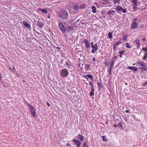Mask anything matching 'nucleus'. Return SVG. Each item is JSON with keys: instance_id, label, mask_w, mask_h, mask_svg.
<instances>
[{"instance_id": "f257e3e1", "label": "nucleus", "mask_w": 147, "mask_h": 147, "mask_svg": "<svg viewBox=\"0 0 147 147\" xmlns=\"http://www.w3.org/2000/svg\"><path fill=\"white\" fill-rule=\"evenodd\" d=\"M68 16L67 12L64 10H61L59 13V17L62 20H65L67 19Z\"/></svg>"}, {"instance_id": "f03ea898", "label": "nucleus", "mask_w": 147, "mask_h": 147, "mask_svg": "<svg viewBox=\"0 0 147 147\" xmlns=\"http://www.w3.org/2000/svg\"><path fill=\"white\" fill-rule=\"evenodd\" d=\"M27 105L29 107V109L30 110L32 116L34 117L36 116L34 107L33 106L30 105L28 102H27Z\"/></svg>"}, {"instance_id": "7ed1b4c3", "label": "nucleus", "mask_w": 147, "mask_h": 147, "mask_svg": "<svg viewBox=\"0 0 147 147\" xmlns=\"http://www.w3.org/2000/svg\"><path fill=\"white\" fill-rule=\"evenodd\" d=\"M68 74V70L66 69H63L61 71L60 74L62 77H66L67 76Z\"/></svg>"}, {"instance_id": "20e7f679", "label": "nucleus", "mask_w": 147, "mask_h": 147, "mask_svg": "<svg viewBox=\"0 0 147 147\" xmlns=\"http://www.w3.org/2000/svg\"><path fill=\"white\" fill-rule=\"evenodd\" d=\"M136 65L137 66L140 67L142 66V69H143L144 70H146V63L144 62H138L136 63Z\"/></svg>"}, {"instance_id": "39448f33", "label": "nucleus", "mask_w": 147, "mask_h": 147, "mask_svg": "<svg viewBox=\"0 0 147 147\" xmlns=\"http://www.w3.org/2000/svg\"><path fill=\"white\" fill-rule=\"evenodd\" d=\"M59 29L63 33H65L66 32V29L61 23H59Z\"/></svg>"}, {"instance_id": "423d86ee", "label": "nucleus", "mask_w": 147, "mask_h": 147, "mask_svg": "<svg viewBox=\"0 0 147 147\" xmlns=\"http://www.w3.org/2000/svg\"><path fill=\"white\" fill-rule=\"evenodd\" d=\"M115 10L118 11H122V12L124 13H126L127 12L126 9H123L121 7L119 6H118L115 9Z\"/></svg>"}, {"instance_id": "0eeeda50", "label": "nucleus", "mask_w": 147, "mask_h": 147, "mask_svg": "<svg viewBox=\"0 0 147 147\" xmlns=\"http://www.w3.org/2000/svg\"><path fill=\"white\" fill-rule=\"evenodd\" d=\"M73 141L75 143L77 147H80L81 143V142L78 140L73 139Z\"/></svg>"}, {"instance_id": "6e6552de", "label": "nucleus", "mask_w": 147, "mask_h": 147, "mask_svg": "<svg viewBox=\"0 0 147 147\" xmlns=\"http://www.w3.org/2000/svg\"><path fill=\"white\" fill-rule=\"evenodd\" d=\"M131 26L132 29H136L138 27V24L136 22H134L132 23Z\"/></svg>"}, {"instance_id": "1a4fd4ad", "label": "nucleus", "mask_w": 147, "mask_h": 147, "mask_svg": "<svg viewBox=\"0 0 147 147\" xmlns=\"http://www.w3.org/2000/svg\"><path fill=\"white\" fill-rule=\"evenodd\" d=\"M92 48L93 49L92 50L91 52L92 53H94L95 51H96L98 49L97 44H95L94 45V46H92Z\"/></svg>"}, {"instance_id": "9d476101", "label": "nucleus", "mask_w": 147, "mask_h": 147, "mask_svg": "<svg viewBox=\"0 0 147 147\" xmlns=\"http://www.w3.org/2000/svg\"><path fill=\"white\" fill-rule=\"evenodd\" d=\"M134 43H136V45H137V48L138 49L140 47V40H139L138 38L134 40Z\"/></svg>"}, {"instance_id": "9b49d317", "label": "nucleus", "mask_w": 147, "mask_h": 147, "mask_svg": "<svg viewBox=\"0 0 147 147\" xmlns=\"http://www.w3.org/2000/svg\"><path fill=\"white\" fill-rule=\"evenodd\" d=\"M84 41L85 44V46L87 48H89L90 47V45L89 43L88 42V40L86 39H85L84 40Z\"/></svg>"}, {"instance_id": "f8f14e48", "label": "nucleus", "mask_w": 147, "mask_h": 147, "mask_svg": "<svg viewBox=\"0 0 147 147\" xmlns=\"http://www.w3.org/2000/svg\"><path fill=\"white\" fill-rule=\"evenodd\" d=\"M131 2L134 5L133 6H137V4L138 3L137 0H132L131 1Z\"/></svg>"}, {"instance_id": "ddd939ff", "label": "nucleus", "mask_w": 147, "mask_h": 147, "mask_svg": "<svg viewBox=\"0 0 147 147\" xmlns=\"http://www.w3.org/2000/svg\"><path fill=\"white\" fill-rule=\"evenodd\" d=\"M37 25L40 28L42 27L44 25L42 21L39 20L38 22Z\"/></svg>"}, {"instance_id": "4468645a", "label": "nucleus", "mask_w": 147, "mask_h": 147, "mask_svg": "<svg viewBox=\"0 0 147 147\" xmlns=\"http://www.w3.org/2000/svg\"><path fill=\"white\" fill-rule=\"evenodd\" d=\"M121 43V42L117 41L113 45L114 49H115L117 47V46Z\"/></svg>"}, {"instance_id": "2eb2a0df", "label": "nucleus", "mask_w": 147, "mask_h": 147, "mask_svg": "<svg viewBox=\"0 0 147 147\" xmlns=\"http://www.w3.org/2000/svg\"><path fill=\"white\" fill-rule=\"evenodd\" d=\"M127 68L128 69H130L133 70V71H138L137 68L136 67H134V66L128 67H127Z\"/></svg>"}, {"instance_id": "dca6fc26", "label": "nucleus", "mask_w": 147, "mask_h": 147, "mask_svg": "<svg viewBox=\"0 0 147 147\" xmlns=\"http://www.w3.org/2000/svg\"><path fill=\"white\" fill-rule=\"evenodd\" d=\"M23 24H24V25L26 27L28 28H30H30H31L30 26L26 22H23Z\"/></svg>"}, {"instance_id": "f3484780", "label": "nucleus", "mask_w": 147, "mask_h": 147, "mask_svg": "<svg viewBox=\"0 0 147 147\" xmlns=\"http://www.w3.org/2000/svg\"><path fill=\"white\" fill-rule=\"evenodd\" d=\"M87 77H88L89 78H90L91 79H93V77L92 76L91 74H89V75H87V76H85V78L87 79V80H88V78H87Z\"/></svg>"}, {"instance_id": "a211bd4d", "label": "nucleus", "mask_w": 147, "mask_h": 147, "mask_svg": "<svg viewBox=\"0 0 147 147\" xmlns=\"http://www.w3.org/2000/svg\"><path fill=\"white\" fill-rule=\"evenodd\" d=\"M38 10L45 14H46L47 13V10L45 9L39 8L38 9Z\"/></svg>"}, {"instance_id": "6ab92c4d", "label": "nucleus", "mask_w": 147, "mask_h": 147, "mask_svg": "<svg viewBox=\"0 0 147 147\" xmlns=\"http://www.w3.org/2000/svg\"><path fill=\"white\" fill-rule=\"evenodd\" d=\"M77 138L80 140L81 141H83V140L84 137L81 135L80 134H78L77 136Z\"/></svg>"}, {"instance_id": "aec40b11", "label": "nucleus", "mask_w": 147, "mask_h": 147, "mask_svg": "<svg viewBox=\"0 0 147 147\" xmlns=\"http://www.w3.org/2000/svg\"><path fill=\"white\" fill-rule=\"evenodd\" d=\"M115 12V11L114 10H110L108 12V14L113 15Z\"/></svg>"}, {"instance_id": "412c9836", "label": "nucleus", "mask_w": 147, "mask_h": 147, "mask_svg": "<svg viewBox=\"0 0 147 147\" xmlns=\"http://www.w3.org/2000/svg\"><path fill=\"white\" fill-rule=\"evenodd\" d=\"M92 12L94 13H96V7L95 6H92Z\"/></svg>"}, {"instance_id": "4be33fe9", "label": "nucleus", "mask_w": 147, "mask_h": 147, "mask_svg": "<svg viewBox=\"0 0 147 147\" xmlns=\"http://www.w3.org/2000/svg\"><path fill=\"white\" fill-rule=\"evenodd\" d=\"M108 37L110 39H111L112 38V33L111 32H109L108 34Z\"/></svg>"}, {"instance_id": "5701e85b", "label": "nucleus", "mask_w": 147, "mask_h": 147, "mask_svg": "<svg viewBox=\"0 0 147 147\" xmlns=\"http://www.w3.org/2000/svg\"><path fill=\"white\" fill-rule=\"evenodd\" d=\"M102 2L103 4H107V3L109 4L108 0H103Z\"/></svg>"}, {"instance_id": "b1692460", "label": "nucleus", "mask_w": 147, "mask_h": 147, "mask_svg": "<svg viewBox=\"0 0 147 147\" xmlns=\"http://www.w3.org/2000/svg\"><path fill=\"white\" fill-rule=\"evenodd\" d=\"M102 139L103 141H107V139L106 136H102Z\"/></svg>"}, {"instance_id": "393cba45", "label": "nucleus", "mask_w": 147, "mask_h": 147, "mask_svg": "<svg viewBox=\"0 0 147 147\" xmlns=\"http://www.w3.org/2000/svg\"><path fill=\"white\" fill-rule=\"evenodd\" d=\"M147 58V53L146 52L145 53L144 57L143 59V60H145Z\"/></svg>"}, {"instance_id": "a878e982", "label": "nucleus", "mask_w": 147, "mask_h": 147, "mask_svg": "<svg viewBox=\"0 0 147 147\" xmlns=\"http://www.w3.org/2000/svg\"><path fill=\"white\" fill-rule=\"evenodd\" d=\"M79 6L78 5H75L74 6V9L75 10H77L79 9Z\"/></svg>"}, {"instance_id": "bb28decb", "label": "nucleus", "mask_w": 147, "mask_h": 147, "mask_svg": "<svg viewBox=\"0 0 147 147\" xmlns=\"http://www.w3.org/2000/svg\"><path fill=\"white\" fill-rule=\"evenodd\" d=\"M83 147H88L87 145V142H84L83 145Z\"/></svg>"}, {"instance_id": "cd10ccee", "label": "nucleus", "mask_w": 147, "mask_h": 147, "mask_svg": "<svg viewBox=\"0 0 147 147\" xmlns=\"http://www.w3.org/2000/svg\"><path fill=\"white\" fill-rule=\"evenodd\" d=\"M85 7V5H82L80 6V8L81 9H84Z\"/></svg>"}, {"instance_id": "c85d7f7f", "label": "nucleus", "mask_w": 147, "mask_h": 147, "mask_svg": "<svg viewBox=\"0 0 147 147\" xmlns=\"http://www.w3.org/2000/svg\"><path fill=\"white\" fill-rule=\"evenodd\" d=\"M126 47L127 48H131V46L129 45V44L128 43H126Z\"/></svg>"}, {"instance_id": "c756f323", "label": "nucleus", "mask_w": 147, "mask_h": 147, "mask_svg": "<svg viewBox=\"0 0 147 147\" xmlns=\"http://www.w3.org/2000/svg\"><path fill=\"white\" fill-rule=\"evenodd\" d=\"M120 0H114V4H115L116 3H119L120 2Z\"/></svg>"}, {"instance_id": "7c9ffc66", "label": "nucleus", "mask_w": 147, "mask_h": 147, "mask_svg": "<svg viewBox=\"0 0 147 147\" xmlns=\"http://www.w3.org/2000/svg\"><path fill=\"white\" fill-rule=\"evenodd\" d=\"M98 86L100 88H101L102 86V84L100 82H98Z\"/></svg>"}, {"instance_id": "2f4dec72", "label": "nucleus", "mask_w": 147, "mask_h": 147, "mask_svg": "<svg viewBox=\"0 0 147 147\" xmlns=\"http://www.w3.org/2000/svg\"><path fill=\"white\" fill-rule=\"evenodd\" d=\"M65 64L67 66V67L69 68L70 67V65L68 63H67V62H65Z\"/></svg>"}, {"instance_id": "473e14b6", "label": "nucleus", "mask_w": 147, "mask_h": 147, "mask_svg": "<svg viewBox=\"0 0 147 147\" xmlns=\"http://www.w3.org/2000/svg\"><path fill=\"white\" fill-rule=\"evenodd\" d=\"M124 51H120L119 52V53L121 55H122L124 53Z\"/></svg>"}, {"instance_id": "72a5a7b5", "label": "nucleus", "mask_w": 147, "mask_h": 147, "mask_svg": "<svg viewBox=\"0 0 147 147\" xmlns=\"http://www.w3.org/2000/svg\"><path fill=\"white\" fill-rule=\"evenodd\" d=\"M114 62L113 61V60H112L111 63V67H112H112L114 65Z\"/></svg>"}, {"instance_id": "f704fd0d", "label": "nucleus", "mask_w": 147, "mask_h": 147, "mask_svg": "<svg viewBox=\"0 0 147 147\" xmlns=\"http://www.w3.org/2000/svg\"><path fill=\"white\" fill-rule=\"evenodd\" d=\"M118 126L121 127H123L122 124L121 122H119L118 123Z\"/></svg>"}, {"instance_id": "c9c22d12", "label": "nucleus", "mask_w": 147, "mask_h": 147, "mask_svg": "<svg viewBox=\"0 0 147 147\" xmlns=\"http://www.w3.org/2000/svg\"><path fill=\"white\" fill-rule=\"evenodd\" d=\"M90 95L91 96H92L94 95V92H90Z\"/></svg>"}, {"instance_id": "e433bc0d", "label": "nucleus", "mask_w": 147, "mask_h": 147, "mask_svg": "<svg viewBox=\"0 0 147 147\" xmlns=\"http://www.w3.org/2000/svg\"><path fill=\"white\" fill-rule=\"evenodd\" d=\"M89 82V83H90V85L92 87H93V84L91 82Z\"/></svg>"}, {"instance_id": "4c0bfd02", "label": "nucleus", "mask_w": 147, "mask_h": 147, "mask_svg": "<svg viewBox=\"0 0 147 147\" xmlns=\"http://www.w3.org/2000/svg\"><path fill=\"white\" fill-rule=\"evenodd\" d=\"M112 69V67H110L109 68V73L110 74H111V69Z\"/></svg>"}, {"instance_id": "58836bf2", "label": "nucleus", "mask_w": 147, "mask_h": 147, "mask_svg": "<svg viewBox=\"0 0 147 147\" xmlns=\"http://www.w3.org/2000/svg\"><path fill=\"white\" fill-rule=\"evenodd\" d=\"M133 9L134 10H135L137 8V6H133Z\"/></svg>"}, {"instance_id": "ea45409f", "label": "nucleus", "mask_w": 147, "mask_h": 147, "mask_svg": "<svg viewBox=\"0 0 147 147\" xmlns=\"http://www.w3.org/2000/svg\"><path fill=\"white\" fill-rule=\"evenodd\" d=\"M94 88H93V87H92V89H91V92H94Z\"/></svg>"}, {"instance_id": "a19ab883", "label": "nucleus", "mask_w": 147, "mask_h": 147, "mask_svg": "<svg viewBox=\"0 0 147 147\" xmlns=\"http://www.w3.org/2000/svg\"><path fill=\"white\" fill-rule=\"evenodd\" d=\"M133 20L134 21V22H136V21L137 20V18H134L133 19Z\"/></svg>"}, {"instance_id": "79ce46f5", "label": "nucleus", "mask_w": 147, "mask_h": 147, "mask_svg": "<svg viewBox=\"0 0 147 147\" xmlns=\"http://www.w3.org/2000/svg\"><path fill=\"white\" fill-rule=\"evenodd\" d=\"M142 41L143 42H145L146 41V38H143L142 39Z\"/></svg>"}, {"instance_id": "37998d69", "label": "nucleus", "mask_w": 147, "mask_h": 147, "mask_svg": "<svg viewBox=\"0 0 147 147\" xmlns=\"http://www.w3.org/2000/svg\"><path fill=\"white\" fill-rule=\"evenodd\" d=\"M108 62L107 61H106L105 62V63H104V64H105L106 65H108Z\"/></svg>"}, {"instance_id": "c03bdc74", "label": "nucleus", "mask_w": 147, "mask_h": 147, "mask_svg": "<svg viewBox=\"0 0 147 147\" xmlns=\"http://www.w3.org/2000/svg\"><path fill=\"white\" fill-rule=\"evenodd\" d=\"M69 29H71L72 30L73 29V26H69Z\"/></svg>"}, {"instance_id": "a18cd8bd", "label": "nucleus", "mask_w": 147, "mask_h": 147, "mask_svg": "<svg viewBox=\"0 0 147 147\" xmlns=\"http://www.w3.org/2000/svg\"><path fill=\"white\" fill-rule=\"evenodd\" d=\"M47 104L48 106L50 107V105L48 102H47Z\"/></svg>"}, {"instance_id": "49530a36", "label": "nucleus", "mask_w": 147, "mask_h": 147, "mask_svg": "<svg viewBox=\"0 0 147 147\" xmlns=\"http://www.w3.org/2000/svg\"><path fill=\"white\" fill-rule=\"evenodd\" d=\"M91 47H92V46H94V45H93V42H92L91 43Z\"/></svg>"}, {"instance_id": "de8ad7c7", "label": "nucleus", "mask_w": 147, "mask_h": 147, "mask_svg": "<svg viewBox=\"0 0 147 147\" xmlns=\"http://www.w3.org/2000/svg\"><path fill=\"white\" fill-rule=\"evenodd\" d=\"M47 17L48 18L50 19L51 18V16L50 15H49Z\"/></svg>"}, {"instance_id": "09e8293b", "label": "nucleus", "mask_w": 147, "mask_h": 147, "mask_svg": "<svg viewBox=\"0 0 147 147\" xmlns=\"http://www.w3.org/2000/svg\"><path fill=\"white\" fill-rule=\"evenodd\" d=\"M127 38H125L123 40V41H126Z\"/></svg>"}, {"instance_id": "8fccbe9b", "label": "nucleus", "mask_w": 147, "mask_h": 147, "mask_svg": "<svg viewBox=\"0 0 147 147\" xmlns=\"http://www.w3.org/2000/svg\"><path fill=\"white\" fill-rule=\"evenodd\" d=\"M93 61H95V59L94 57L93 58Z\"/></svg>"}, {"instance_id": "3c124183", "label": "nucleus", "mask_w": 147, "mask_h": 147, "mask_svg": "<svg viewBox=\"0 0 147 147\" xmlns=\"http://www.w3.org/2000/svg\"><path fill=\"white\" fill-rule=\"evenodd\" d=\"M147 84H146V82H145L144 83V84H143V85H144V86H146V85H147Z\"/></svg>"}, {"instance_id": "603ef678", "label": "nucleus", "mask_w": 147, "mask_h": 147, "mask_svg": "<svg viewBox=\"0 0 147 147\" xmlns=\"http://www.w3.org/2000/svg\"><path fill=\"white\" fill-rule=\"evenodd\" d=\"M84 83L86 86H88V84L87 83L85 82Z\"/></svg>"}, {"instance_id": "864d4df0", "label": "nucleus", "mask_w": 147, "mask_h": 147, "mask_svg": "<svg viewBox=\"0 0 147 147\" xmlns=\"http://www.w3.org/2000/svg\"><path fill=\"white\" fill-rule=\"evenodd\" d=\"M144 50L145 51H146L147 52V48H145V49H144Z\"/></svg>"}, {"instance_id": "5fc2aeb1", "label": "nucleus", "mask_w": 147, "mask_h": 147, "mask_svg": "<svg viewBox=\"0 0 147 147\" xmlns=\"http://www.w3.org/2000/svg\"><path fill=\"white\" fill-rule=\"evenodd\" d=\"M90 66V65H87V67L88 68H89V67Z\"/></svg>"}, {"instance_id": "6e6d98bb", "label": "nucleus", "mask_w": 147, "mask_h": 147, "mask_svg": "<svg viewBox=\"0 0 147 147\" xmlns=\"http://www.w3.org/2000/svg\"><path fill=\"white\" fill-rule=\"evenodd\" d=\"M125 112L127 113H129V111L128 110H126L125 111Z\"/></svg>"}, {"instance_id": "4d7b16f0", "label": "nucleus", "mask_w": 147, "mask_h": 147, "mask_svg": "<svg viewBox=\"0 0 147 147\" xmlns=\"http://www.w3.org/2000/svg\"><path fill=\"white\" fill-rule=\"evenodd\" d=\"M79 20H79V19H78V20L76 21V23H77L79 21Z\"/></svg>"}, {"instance_id": "13d9d810", "label": "nucleus", "mask_w": 147, "mask_h": 147, "mask_svg": "<svg viewBox=\"0 0 147 147\" xmlns=\"http://www.w3.org/2000/svg\"><path fill=\"white\" fill-rule=\"evenodd\" d=\"M114 127H117V125H115V124H114Z\"/></svg>"}, {"instance_id": "bf43d9fd", "label": "nucleus", "mask_w": 147, "mask_h": 147, "mask_svg": "<svg viewBox=\"0 0 147 147\" xmlns=\"http://www.w3.org/2000/svg\"><path fill=\"white\" fill-rule=\"evenodd\" d=\"M56 48L57 49H60V48L59 47H57Z\"/></svg>"}, {"instance_id": "052dcab7", "label": "nucleus", "mask_w": 147, "mask_h": 147, "mask_svg": "<svg viewBox=\"0 0 147 147\" xmlns=\"http://www.w3.org/2000/svg\"><path fill=\"white\" fill-rule=\"evenodd\" d=\"M66 145L67 146H70V144H66Z\"/></svg>"}, {"instance_id": "680f3d73", "label": "nucleus", "mask_w": 147, "mask_h": 147, "mask_svg": "<svg viewBox=\"0 0 147 147\" xmlns=\"http://www.w3.org/2000/svg\"><path fill=\"white\" fill-rule=\"evenodd\" d=\"M119 57H122V55H121L120 54V55H119Z\"/></svg>"}, {"instance_id": "e2e57ef3", "label": "nucleus", "mask_w": 147, "mask_h": 147, "mask_svg": "<svg viewBox=\"0 0 147 147\" xmlns=\"http://www.w3.org/2000/svg\"><path fill=\"white\" fill-rule=\"evenodd\" d=\"M125 120L126 121H127V119H125Z\"/></svg>"}, {"instance_id": "0e129e2a", "label": "nucleus", "mask_w": 147, "mask_h": 147, "mask_svg": "<svg viewBox=\"0 0 147 147\" xmlns=\"http://www.w3.org/2000/svg\"><path fill=\"white\" fill-rule=\"evenodd\" d=\"M142 49H143V50H144L145 49V48H142Z\"/></svg>"}, {"instance_id": "69168bd1", "label": "nucleus", "mask_w": 147, "mask_h": 147, "mask_svg": "<svg viewBox=\"0 0 147 147\" xmlns=\"http://www.w3.org/2000/svg\"><path fill=\"white\" fill-rule=\"evenodd\" d=\"M146 84H147V81H146Z\"/></svg>"}, {"instance_id": "338daca9", "label": "nucleus", "mask_w": 147, "mask_h": 147, "mask_svg": "<svg viewBox=\"0 0 147 147\" xmlns=\"http://www.w3.org/2000/svg\"><path fill=\"white\" fill-rule=\"evenodd\" d=\"M135 65V64L134 63V64L133 65Z\"/></svg>"}]
</instances>
